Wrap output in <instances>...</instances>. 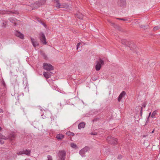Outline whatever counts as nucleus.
I'll list each match as a JSON object with an SVG mask.
<instances>
[{
  "label": "nucleus",
  "mask_w": 160,
  "mask_h": 160,
  "mask_svg": "<svg viewBox=\"0 0 160 160\" xmlns=\"http://www.w3.org/2000/svg\"><path fill=\"white\" fill-rule=\"evenodd\" d=\"M2 88H3L4 89V91L3 92L0 93V100L1 101V103L2 104H4L5 103V102L6 99V91L5 88H6V84L4 81L3 80H2Z\"/></svg>",
  "instance_id": "nucleus-1"
},
{
  "label": "nucleus",
  "mask_w": 160,
  "mask_h": 160,
  "mask_svg": "<svg viewBox=\"0 0 160 160\" xmlns=\"http://www.w3.org/2000/svg\"><path fill=\"white\" fill-rule=\"evenodd\" d=\"M121 43L124 45L128 46L131 50L136 51L135 49L136 48V46L133 42H129L125 39H123L121 40Z\"/></svg>",
  "instance_id": "nucleus-2"
},
{
  "label": "nucleus",
  "mask_w": 160,
  "mask_h": 160,
  "mask_svg": "<svg viewBox=\"0 0 160 160\" xmlns=\"http://www.w3.org/2000/svg\"><path fill=\"white\" fill-rule=\"evenodd\" d=\"M46 0H39L38 1L35 2L33 5H32V7L33 9L38 8L39 7L45 4Z\"/></svg>",
  "instance_id": "nucleus-3"
},
{
  "label": "nucleus",
  "mask_w": 160,
  "mask_h": 160,
  "mask_svg": "<svg viewBox=\"0 0 160 160\" xmlns=\"http://www.w3.org/2000/svg\"><path fill=\"white\" fill-rule=\"evenodd\" d=\"M66 155V152L64 150L59 151L58 154V157L59 160H65Z\"/></svg>",
  "instance_id": "nucleus-4"
},
{
  "label": "nucleus",
  "mask_w": 160,
  "mask_h": 160,
  "mask_svg": "<svg viewBox=\"0 0 160 160\" xmlns=\"http://www.w3.org/2000/svg\"><path fill=\"white\" fill-rule=\"evenodd\" d=\"M90 150V148L89 147L85 146L80 151L79 154L82 156V157H85L86 153L87 152L89 151Z\"/></svg>",
  "instance_id": "nucleus-5"
},
{
  "label": "nucleus",
  "mask_w": 160,
  "mask_h": 160,
  "mask_svg": "<svg viewBox=\"0 0 160 160\" xmlns=\"http://www.w3.org/2000/svg\"><path fill=\"white\" fill-rule=\"evenodd\" d=\"M39 39L41 42L44 44H46L47 42L44 34L43 32H41L39 34Z\"/></svg>",
  "instance_id": "nucleus-6"
},
{
  "label": "nucleus",
  "mask_w": 160,
  "mask_h": 160,
  "mask_svg": "<svg viewBox=\"0 0 160 160\" xmlns=\"http://www.w3.org/2000/svg\"><path fill=\"white\" fill-rule=\"evenodd\" d=\"M43 68L47 71L53 70L54 68L49 63H44L43 64Z\"/></svg>",
  "instance_id": "nucleus-7"
},
{
  "label": "nucleus",
  "mask_w": 160,
  "mask_h": 160,
  "mask_svg": "<svg viewBox=\"0 0 160 160\" xmlns=\"http://www.w3.org/2000/svg\"><path fill=\"white\" fill-rule=\"evenodd\" d=\"M104 63L103 61L100 59L99 61L97 62V64L95 66L96 70L97 71L99 70Z\"/></svg>",
  "instance_id": "nucleus-8"
},
{
  "label": "nucleus",
  "mask_w": 160,
  "mask_h": 160,
  "mask_svg": "<svg viewBox=\"0 0 160 160\" xmlns=\"http://www.w3.org/2000/svg\"><path fill=\"white\" fill-rule=\"evenodd\" d=\"M117 3L118 6L123 8H125L126 6L127 3L125 0H118Z\"/></svg>",
  "instance_id": "nucleus-9"
},
{
  "label": "nucleus",
  "mask_w": 160,
  "mask_h": 160,
  "mask_svg": "<svg viewBox=\"0 0 160 160\" xmlns=\"http://www.w3.org/2000/svg\"><path fill=\"white\" fill-rule=\"evenodd\" d=\"M30 151L29 150H23L22 151H21L17 152V154L18 155H20L22 154H25L26 155H28L30 154Z\"/></svg>",
  "instance_id": "nucleus-10"
},
{
  "label": "nucleus",
  "mask_w": 160,
  "mask_h": 160,
  "mask_svg": "<svg viewBox=\"0 0 160 160\" xmlns=\"http://www.w3.org/2000/svg\"><path fill=\"white\" fill-rule=\"evenodd\" d=\"M8 20L10 22L13 23L15 26H16L18 25V23H17L18 20L15 18L12 17L8 19Z\"/></svg>",
  "instance_id": "nucleus-11"
},
{
  "label": "nucleus",
  "mask_w": 160,
  "mask_h": 160,
  "mask_svg": "<svg viewBox=\"0 0 160 160\" xmlns=\"http://www.w3.org/2000/svg\"><path fill=\"white\" fill-rule=\"evenodd\" d=\"M52 74V72H43V74L44 76L47 78H50L51 77Z\"/></svg>",
  "instance_id": "nucleus-12"
},
{
  "label": "nucleus",
  "mask_w": 160,
  "mask_h": 160,
  "mask_svg": "<svg viewBox=\"0 0 160 160\" xmlns=\"http://www.w3.org/2000/svg\"><path fill=\"white\" fill-rule=\"evenodd\" d=\"M16 136V134L15 132H12L10 133L7 136L8 139H9L10 140H12V139L15 138Z\"/></svg>",
  "instance_id": "nucleus-13"
},
{
  "label": "nucleus",
  "mask_w": 160,
  "mask_h": 160,
  "mask_svg": "<svg viewBox=\"0 0 160 160\" xmlns=\"http://www.w3.org/2000/svg\"><path fill=\"white\" fill-rule=\"evenodd\" d=\"M126 95V92L125 91H122L119 95L118 99V101L119 102L122 98V97L125 96Z\"/></svg>",
  "instance_id": "nucleus-14"
},
{
  "label": "nucleus",
  "mask_w": 160,
  "mask_h": 160,
  "mask_svg": "<svg viewBox=\"0 0 160 160\" xmlns=\"http://www.w3.org/2000/svg\"><path fill=\"white\" fill-rule=\"evenodd\" d=\"M30 39L32 45L34 48H36L37 46L38 45V42L36 41H35L34 38L31 37L30 38Z\"/></svg>",
  "instance_id": "nucleus-15"
},
{
  "label": "nucleus",
  "mask_w": 160,
  "mask_h": 160,
  "mask_svg": "<svg viewBox=\"0 0 160 160\" xmlns=\"http://www.w3.org/2000/svg\"><path fill=\"white\" fill-rule=\"evenodd\" d=\"M15 34L16 36L19 37L21 39H23L24 38V35L20 32L16 31Z\"/></svg>",
  "instance_id": "nucleus-16"
},
{
  "label": "nucleus",
  "mask_w": 160,
  "mask_h": 160,
  "mask_svg": "<svg viewBox=\"0 0 160 160\" xmlns=\"http://www.w3.org/2000/svg\"><path fill=\"white\" fill-rule=\"evenodd\" d=\"M85 125V123L83 122L80 123L78 125V128L80 129L82 128H84Z\"/></svg>",
  "instance_id": "nucleus-17"
},
{
  "label": "nucleus",
  "mask_w": 160,
  "mask_h": 160,
  "mask_svg": "<svg viewBox=\"0 0 160 160\" xmlns=\"http://www.w3.org/2000/svg\"><path fill=\"white\" fill-rule=\"evenodd\" d=\"M64 137V135L62 134H59L57 135L56 138L58 139H63Z\"/></svg>",
  "instance_id": "nucleus-18"
},
{
  "label": "nucleus",
  "mask_w": 160,
  "mask_h": 160,
  "mask_svg": "<svg viewBox=\"0 0 160 160\" xmlns=\"http://www.w3.org/2000/svg\"><path fill=\"white\" fill-rule=\"evenodd\" d=\"M7 13L8 14H19V12L17 11H7Z\"/></svg>",
  "instance_id": "nucleus-19"
},
{
  "label": "nucleus",
  "mask_w": 160,
  "mask_h": 160,
  "mask_svg": "<svg viewBox=\"0 0 160 160\" xmlns=\"http://www.w3.org/2000/svg\"><path fill=\"white\" fill-rule=\"evenodd\" d=\"M76 16L77 18L81 19H82L83 17V15L79 12L76 14Z\"/></svg>",
  "instance_id": "nucleus-20"
},
{
  "label": "nucleus",
  "mask_w": 160,
  "mask_h": 160,
  "mask_svg": "<svg viewBox=\"0 0 160 160\" xmlns=\"http://www.w3.org/2000/svg\"><path fill=\"white\" fill-rule=\"evenodd\" d=\"M0 139L6 140L8 139V138H7V136H3L2 133H0Z\"/></svg>",
  "instance_id": "nucleus-21"
},
{
  "label": "nucleus",
  "mask_w": 160,
  "mask_h": 160,
  "mask_svg": "<svg viewBox=\"0 0 160 160\" xmlns=\"http://www.w3.org/2000/svg\"><path fill=\"white\" fill-rule=\"evenodd\" d=\"M108 143L110 144H116L117 143V141H108Z\"/></svg>",
  "instance_id": "nucleus-22"
},
{
  "label": "nucleus",
  "mask_w": 160,
  "mask_h": 160,
  "mask_svg": "<svg viewBox=\"0 0 160 160\" xmlns=\"http://www.w3.org/2000/svg\"><path fill=\"white\" fill-rule=\"evenodd\" d=\"M66 134L68 136H74V133H73L72 132H71L70 131H69V132H67Z\"/></svg>",
  "instance_id": "nucleus-23"
},
{
  "label": "nucleus",
  "mask_w": 160,
  "mask_h": 160,
  "mask_svg": "<svg viewBox=\"0 0 160 160\" xmlns=\"http://www.w3.org/2000/svg\"><path fill=\"white\" fill-rule=\"evenodd\" d=\"M157 111H155L152 112L151 115V117L152 118L154 117L157 114Z\"/></svg>",
  "instance_id": "nucleus-24"
},
{
  "label": "nucleus",
  "mask_w": 160,
  "mask_h": 160,
  "mask_svg": "<svg viewBox=\"0 0 160 160\" xmlns=\"http://www.w3.org/2000/svg\"><path fill=\"white\" fill-rule=\"evenodd\" d=\"M138 108H139V109H140V115L141 116H142V107L140 106H138Z\"/></svg>",
  "instance_id": "nucleus-25"
},
{
  "label": "nucleus",
  "mask_w": 160,
  "mask_h": 160,
  "mask_svg": "<svg viewBox=\"0 0 160 160\" xmlns=\"http://www.w3.org/2000/svg\"><path fill=\"white\" fill-rule=\"evenodd\" d=\"M109 139H110L111 140H116L115 138L112 137V136H109L108 137V138H107V140H109Z\"/></svg>",
  "instance_id": "nucleus-26"
},
{
  "label": "nucleus",
  "mask_w": 160,
  "mask_h": 160,
  "mask_svg": "<svg viewBox=\"0 0 160 160\" xmlns=\"http://www.w3.org/2000/svg\"><path fill=\"white\" fill-rule=\"evenodd\" d=\"M56 6L58 8H60L61 5L60 4L59 2V1L58 2H56Z\"/></svg>",
  "instance_id": "nucleus-27"
},
{
  "label": "nucleus",
  "mask_w": 160,
  "mask_h": 160,
  "mask_svg": "<svg viewBox=\"0 0 160 160\" xmlns=\"http://www.w3.org/2000/svg\"><path fill=\"white\" fill-rule=\"evenodd\" d=\"M71 146L72 148H76L77 145L76 144L72 143H71Z\"/></svg>",
  "instance_id": "nucleus-28"
},
{
  "label": "nucleus",
  "mask_w": 160,
  "mask_h": 160,
  "mask_svg": "<svg viewBox=\"0 0 160 160\" xmlns=\"http://www.w3.org/2000/svg\"><path fill=\"white\" fill-rule=\"evenodd\" d=\"M160 28V27L158 26H156L154 27L153 30L155 31L159 29Z\"/></svg>",
  "instance_id": "nucleus-29"
},
{
  "label": "nucleus",
  "mask_w": 160,
  "mask_h": 160,
  "mask_svg": "<svg viewBox=\"0 0 160 160\" xmlns=\"http://www.w3.org/2000/svg\"><path fill=\"white\" fill-rule=\"evenodd\" d=\"M6 12L4 11L0 10V14H5Z\"/></svg>",
  "instance_id": "nucleus-30"
},
{
  "label": "nucleus",
  "mask_w": 160,
  "mask_h": 160,
  "mask_svg": "<svg viewBox=\"0 0 160 160\" xmlns=\"http://www.w3.org/2000/svg\"><path fill=\"white\" fill-rule=\"evenodd\" d=\"M47 158H48V160H52V157L50 155H48Z\"/></svg>",
  "instance_id": "nucleus-31"
},
{
  "label": "nucleus",
  "mask_w": 160,
  "mask_h": 160,
  "mask_svg": "<svg viewBox=\"0 0 160 160\" xmlns=\"http://www.w3.org/2000/svg\"><path fill=\"white\" fill-rule=\"evenodd\" d=\"M91 135H97V133L96 132H92L91 133H90Z\"/></svg>",
  "instance_id": "nucleus-32"
},
{
  "label": "nucleus",
  "mask_w": 160,
  "mask_h": 160,
  "mask_svg": "<svg viewBox=\"0 0 160 160\" xmlns=\"http://www.w3.org/2000/svg\"><path fill=\"white\" fill-rule=\"evenodd\" d=\"M65 8H66L67 9H68L69 8V5L67 4H65V5L64 6Z\"/></svg>",
  "instance_id": "nucleus-33"
},
{
  "label": "nucleus",
  "mask_w": 160,
  "mask_h": 160,
  "mask_svg": "<svg viewBox=\"0 0 160 160\" xmlns=\"http://www.w3.org/2000/svg\"><path fill=\"white\" fill-rule=\"evenodd\" d=\"M146 103L145 102H144L142 103V106L144 108H145L146 107Z\"/></svg>",
  "instance_id": "nucleus-34"
},
{
  "label": "nucleus",
  "mask_w": 160,
  "mask_h": 160,
  "mask_svg": "<svg viewBox=\"0 0 160 160\" xmlns=\"http://www.w3.org/2000/svg\"><path fill=\"white\" fill-rule=\"evenodd\" d=\"M122 158V156L121 155H119L118 156L117 158L118 159H121Z\"/></svg>",
  "instance_id": "nucleus-35"
},
{
  "label": "nucleus",
  "mask_w": 160,
  "mask_h": 160,
  "mask_svg": "<svg viewBox=\"0 0 160 160\" xmlns=\"http://www.w3.org/2000/svg\"><path fill=\"white\" fill-rule=\"evenodd\" d=\"M80 43H78L77 44V49H78V48L80 47Z\"/></svg>",
  "instance_id": "nucleus-36"
},
{
  "label": "nucleus",
  "mask_w": 160,
  "mask_h": 160,
  "mask_svg": "<svg viewBox=\"0 0 160 160\" xmlns=\"http://www.w3.org/2000/svg\"><path fill=\"white\" fill-rule=\"evenodd\" d=\"M43 56L44 57V59H46L47 58V57L46 55L45 54H43Z\"/></svg>",
  "instance_id": "nucleus-37"
},
{
  "label": "nucleus",
  "mask_w": 160,
  "mask_h": 160,
  "mask_svg": "<svg viewBox=\"0 0 160 160\" xmlns=\"http://www.w3.org/2000/svg\"><path fill=\"white\" fill-rule=\"evenodd\" d=\"M121 20L126 21H128V19H125V18H121Z\"/></svg>",
  "instance_id": "nucleus-38"
},
{
  "label": "nucleus",
  "mask_w": 160,
  "mask_h": 160,
  "mask_svg": "<svg viewBox=\"0 0 160 160\" xmlns=\"http://www.w3.org/2000/svg\"><path fill=\"white\" fill-rule=\"evenodd\" d=\"M4 141H0V144H2L4 143Z\"/></svg>",
  "instance_id": "nucleus-39"
},
{
  "label": "nucleus",
  "mask_w": 160,
  "mask_h": 160,
  "mask_svg": "<svg viewBox=\"0 0 160 160\" xmlns=\"http://www.w3.org/2000/svg\"><path fill=\"white\" fill-rule=\"evenodd\" d=\"M3 110L2 109L0 108V113H3Z\"/></svg>",
  "instance_id": "nucleus-40"
},
{
  "label": "nucleus",
  "mask_w": 160,
  "mask_h": 160,
  "mask_svg": "<svg viewBox=\"0 0 160 160\" xmlns=\"http://www.w3.org/2000/svg\"><path fill=\"white\" fill-rule=\"evenodd\" d=\"M52 1L55 2H58V0H52Z\"/></svg>",
  "instance_id": "nucleus-41"
},
{
  "label": "nucleus",
  "mask_w": 160,
  "mask_h": 160,
  "mask_svg": "<svg viewBox=\"0 0 160 160\" xmlns=\"http://www.w3.org/2000/svg\"><path fill=\"white\" fill-rule=\"evenodd\" d=\"M42 24L43 25L44 27H46V24H45L44 23H43Z\"/></svg>",
  "instance_id": "nucleus-42"
},
{
  "label": "nucleus",
  "mask_w": 160,
  "mask_h": 160,
  "mask_svg": "<svg viewBox=\"0 0 160 160\" xmlns=\"http://www.w3.org/2000/svg\"><path fill=\"white\" fill-rule=\"evenodd\" d=\"M154 130H155V129H153V130L151 132V133H153L154 132Z\"/></svg>",
  "instance_id": "nucleus-43"
},
{
  "label": "nucleus",
  "mask_w": 160,
  "mask_h": 160,
  "mask_svg": "<svg viewBox=\"0 0 160 160\" xmlns=\"http://www.w3.org/2000/svg\"><path fill=\"white\" fill-rule=\"evenodd\" d=\"M116 19H117L121 20V18H117Z\"/></svg>",
  "instance_id": "nucleus-44"
},
{
  "label": "nucleus",
  "mask_w": 160,
  "mask_h": 160,
  "mask_svg": "<svg viewBox=\"0 0 160 160\" xmlns=\"http://www.w3.org/2000/svg\"><path fill=\"white\" fill-rule=\"evenodd\" d=\"M111 24L112 25V26H114V25H115L114 23H113L111 22Z\"/></svg>",
  "instance_id": "nucleus-45"
},
{
  "label": "nucleus",
  "mask_w": 160,
  "mask_h": 160,
  "mask_svg": "<svg viewBox=\"0 0 160 160\" xmlns=\"http://www.w3.org/2000/svg\"><path fill=\"white\" fill-rule=\"evenodd\" d=\"M2 128H1V127H0V131H1L2 130Z\"/></svg>",
  "instance_id": "nucleus-46"
},
{
  "label": "nucleus",
  "mask_w": 160,
  "mask_h": 160,
  "mask_svg": "<svg viewBox=\"0 0 160 160\" xmlns=\"http://www.w3.org/2000/svg\"><path fill=\"white\" fill-rule=\"evenodd\" d=\"M148 120H147V121H146V124H145V125H146V123H148Z\"/></svg>",
  "instance_id": "nucleus-47"
},
{
  "label": "nucleus",
  "mask_w": 160,
  "mask_h": 160,
  "mask_svg": "<svg viewBox=\"0 0 160 160\" xmlns=\"http://www.w3.org/2000/svg\"><path fill=\"white\" fill-rule=\"evenodd\" d=\"M151 113V112H150V113H149V116H148V117H149L150 116V115Z\"/></svg>",
  "instance_id": "nucleus-48"
},
{
  "label": "nucleus",
  "mask_w": 160,
  "mask_h": 160,
  "mask_svg": "<svg viewBox=\"0 0 160 160\" xmlns=\"http://www.w3.org/2000/svg\"><path fill=\"white\" fill-rule=\"evenodd\" d=\"M60 105H61V106H62V105H61V103H60Z\"/></svg>",
  "instance_id": "nucleus-49"
},
{
  "label": "nucleus",
  "mask_w": 160,
  "mask_h": 160,
  "mask_svg": "<svg viewBox=\"0 0 160 160\" xmlns=\"http://www.w3.org/2000/svg\"><path fill=\"white\" fill-rule=\"evenodd\" d=\"M108 22L111 23V22L110 21H108Z\"/></svg>",
  "instance_id": "nucleus-50"
}]
</instances>
